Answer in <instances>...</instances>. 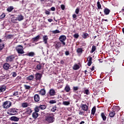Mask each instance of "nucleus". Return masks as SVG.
Returning <instances> with one entry per match:
<instances>
[{"instance_id": "1", "label": "nucleus", "mask_w": 124, "mask_h": 124, "mask_svg": "<svg viewBox=\"0 0 124 124\" xmlns=\"http://www.w3.org/2000/svg\"><path fill=\"white\" fill-rule=\"evenodd\" d=\"M16 49L18 54H20V55H22L25 53V51H24V49H23V46L22 45H19L17 46Z\"/></svg>"}, {"instance_id": "2", "label": "nucleus", "mask_w": 124, "mask_h": 124, "mask_svg": "<svg viewBox=\"0 0 124 124\" xmlns=\"http://www.w3.org/2000/svg\"><path fill=\"white\" fill-rule=\"evenodd\" d=\"M46 122H47V124H52L55 122V118L53 116H48L45 118Z\"/></svg>"}, {"instance_id": "3", "label": "nucleus", "mask_w": 124, "mask_h": 124, "mask_svg": "<svg viewBox=\"0 0 124 124\" xmlns=\"http://www.w3.org/2000/svg\"><path fill=\"white\" fill-rule=\"evenodd\" d=\"M34 78L37 82L40 83V81H41V78H42V74L39 73H37L34 75Z\"/></svg>"}, {"instance_id": "4", "label": "nucleus", "mask_w": 124, "mask_h": 124, "mask_svg": "<svg viewBox=\"0 0 124 124\" xmlns=\"http://www.w3.org/2000/svg\"><path fill=\"white\" fill-rule=\"evenodd\" d=\"M12 104V103L9 101H6L4 102L3 103L2 106L5 109H8L10 106H11V105Z\"/></svg>"}, {"instance_id": "5", "label": "nucleus", "mask_w": 124, "mask_h": 124, "mask_svg": "<svg viewBox=\"0 0 124 124\" xmlns=\"http://www.w3.org/2000/svg\"><path fill=\"white\" fill-rule=\"evenodd\" d=\"M59 40L60 42H62V44L63 46H64L65 45V40H66V36L64 35H61L59 37Z\"/></svg>"}, {"instance_id": "6", "label": "nucleus", "mask_w": 124, "mask_h": 124, "mask_svg": "<svg viewBox=\"0 0 124 124\" xmlns=\"http://www.w3.org/2000/svg\"><path fill=\"white\" fill-rule=\"evenodd\" d=\"M14 59H15V56L11 55L8 56L6 59V61L7 62H13V61H14Z\"/></svg>"}, {"instance_id": "7", "label": "nucleus", "mask_w": 124, "mask_h": 124, "mask_svg": "<svg viewBox=\"0 0 124 124\" xmlns=\"http://www.w3.org/2000/svg\"><path fill=\"white\" fill-rule=\"evenodd\" d=\"M24 20V16L22 14H19L17 16L15 19V21H19V22H21V21H23Z\"/></svg>"}, {"instance_id": "8", "label": "nucleus", "mask_w": 124, "mask_h": 124, "mask_svg": "<svg viewBox=\"0 0 124 124\" xmlns=\"http://www.w3.org/2000/svg\"><path fill=\"white\" fill-rule=\"evenodd\" d=\"M16 108H11L10 109V115H11V116H13L15 115H17L18 114V111H17Z\"/></svg>"}, {"instance_id": "9", "label": "nucleus", "mask_w": 124, "mask_h": 124, "mask_svg": "<svg viewBox=\"0 0 124 124\" xmlns=\"http://www.w3.org/2000/svg\"><path fill=\"white\" fill-rule=\"evenodd\" d=\"M120 110H121V108H120L119 106H114L112 108V111L115 113V114L118 113Z\"/></svg>"}, {"instance_id": "10", "label": "nucleus", "mask_w": 124, "mask_h": 124, "mask_svg": "<svg viewBox=\"0 0 124 124\" xmlns=\"http://www.w3.org/2000/svg\"><path fill=\"white\" fill-rule=\"evenodd\" d=\"M80 107L83 111H88L89 110V106L87 105L81 104Z\"/></svg>"}, {"instance_id": "11", "label": "nucleus", "mask_w": 124, "mask_h": 124, "mask_svg": "<svg viewBox=\"0 0 124 124\" xmlns=\"http://www.w3.org/2000/svg\"><path fill=\"white\" fill-rule=\"evenodd\" d=\"M111 11L108 8H105L104 9V13L105 15H109Z\"/></svg>"}, {"instance_id": "12", "label": "nucleus", "mask_w": 124, "mask_h": 124, "mask_svg": "<svg viewBox=\"0 0 124 124\" xmlns=\"http://www.w3.org/2000/svg\"><path fill=\"white\" fill-rule=\"evenodd\" d=\"M24 114H27V115H31V112H32V110H31V108H27Z\"/></svg>"}, {"instance_id": "13", "label": "nucleus", "mask_w": 124, "mask_h": 124, "mask_svg": "<svg viewBox=\"0 0 124 124\" xmlns=\"http://www.w3.org/2000/svg\"><path fill=\"white\" fill-rule=\"evenodd\" d=\"M40 99V97L39 95L36 94L34 95V100L36 102H38Z\"/></svg>"}, {"instance_id": "14", "label": "nucleus", "mask_w": 124, "mask_h": 124, "mask_svg": "<svg viewBox=\"0 0 124 124\" xmlns=\"http://www.w3.org/2000/svg\"><path fill=\"white\" fill-rule=\"evenodd\" d=\"M87 61H88V62L87 63V65H88V66H91V65H92V61H93V58L91 57H89L87 58Z\"/></svg>"}, {"instance_id": "15", "label": "nucleus", "mask_w": 124, "mask_h": 124, "mask_svg": "<svg viewBox=\"0 0 124 124\" xmlns=\"http://www.w3.org/2000/svg\"><path fill=\"white\" fill-rule=\"evenodd\" d=\"M10 121H13L14 122H18L19 118L16 116H12L10 118Z\"/></svg>"}, {"instance_id": "16", "label": "nucleus", "mask_w": 124, "mask_h": 124, "mask_svg": "<svg viewBox=\"0 0 124 124\" xmlns=\"http://www.w3.org/2000/svg\"><path fill=\"white\" fill-rule=\"evenodd\" d=\"M54 47L56 49H59L62 47V43L61 42H57L54 45Z\"/></svg>"}, {"instance_id": "17", "label": "nucleus", "mask_w": 124, "mask_h": 124, "mask_svg": "<svg viewBox=\"0 0 124 124\" xmlns=\"http://www.w3.org/2000/svg\"><path fill=\"white\" fill-rule=\"evenodd\" d=\"M35 55V53L33 52H31L23 55V56H29V57H34Z\"/></svg>"}, {"instance_id": "18", "label": "nucleus", "mask_w": 124, "mask_h": 124, "mask_svg": "<svg viewBox=\"0 0 124 124\" xmlns=\"http://www.w3.org/2000/svg\"><path fill=\"white\" fill-rule=\"evenodd\" d=\"M46 94V91L45 89H42L39 92V94H41V95H45Z\"/></svg>"}, {"instance_id": "19", "label": "nucleus", "mask_w": 124, "mask_h": 124, "mask_svg": "<svg viewBox=\"0 0 124 124\" xmlns=\"http://www.w3.org/2000/svg\"><path fill=\"white\" fill-rule=\"evenodd\" d=\"M9 66H10V65L8 63H5L3 64V67L4 69L7 70L9 69Z\"/></svg>"}, {"instance_id": "20", "label": "nucleus", "mask_w": 124, "mask_h": 124, "mask_svg": "<svg viewBox=\"0 0 124 124\" xmlns=\"http://www.w3.org/2000/svg\"><path fill=\"white\" fill-rule=\"evenodd\" d=\"M6 90V87L4 85H2L0 87V93H3V92H5Z\"/></svg>"}, {"instance_id": "21", "label": "nucleus", "mask_w": 124, "mask_h": 124, "mask_svg": "<svg viewBox=\"0 0 124 124\" xmlns=\"http://www.w3.org/2000/svg\"><path fill=\"white\" fill-rule=\"evenodd\" d=\"M101 117L103 119V121H106V119H107V117H106V114H105L104 112L101 113Z\"/></svg>"}, {"instance_id": "22", "label": "nucleus", "mask_w": 124, "mask_h": 124, "mask_svg": "<svg viewBox=\"0 0 124 124\" xmlns=\"http://www.w3.org/2000/svg\"><path fill=\"white\" fill-rule=\"evenodd\" d=\"M115 115H116V113L112 110L109 112V116L110 118H114L115 117Z\"/></svg>"}, {"instance_id": "23", "label": "nucleus", "mask_w": 124, "mask_h": 124, "mask_svg": "<svg viewBox=\"0 0 124 124\" xmlns=\"http://www.w3.org/2000/svg\"><path fill=\"white\" fill-rule=\"evenodd\" d=\"M55 92L54 89H50L49 90V95L50 96H53L55 95Z\"/></svg>"}, {"instance_id": "24", "label": "nucleus", "mask_w": 124, "mask_h": 124, "mask_svg": "<svg viewBox=\"0 0 124 124\" xmlns=\"http://www.w3.org/2000/svg\"><path fill=\"white\" fill-rule=\"evenodd\" d=\"M43 42L45 43V44H47V40H48V36L44 35L43 37Z\"/></svg>"}, {"instance_id": "25", "label": "nucleus", "mask_w": 124, "mask_h": 124, "mask_svg": "<svg viewBox=\"0 0 124 124\" xmlns=\"http://www.w3.org/2000/svg\"><path fill=\"white\" fill-rule=\"evenodd\" d=\"M32 117L33 118V119H37V118L38 117V113L36 112H33Z\"/></svg>"}, {"instance_id": "26", "label": "nucleus", "mask_w": 124, "mask_h": 124, "mask_svg": "<svg viewBox=\"0 0 124 124\" xmlns=\"http://www.w3.org/2000/svg\"><path fill=\"white\" fill-rule=\"evenodd\" d=\"M64 91L66 92V93H69V92L70 91V87L69 86V85H66L64 88Z\"/></svg>"}, {"instance_id": "27", "label": "nucleus", "mask_w": 124, "mask_h": 124, "mask_svg": "<svg viewBox=\"0 0 124 124\" xmlns=\"http://www.w3.org/2000/svg\"><path fill=\"white\" fill-rule=\"evenodd\" d=\"M39 39H40V35H39L32 38V40L34 42L38 41Z\"/></svg>"}, {"instance_id": "28", "label": "nucleus", "mask_w": 124, "mask_h": 124, "mask_svg": "<svg viewBox=\"0 0 124 124\" xmlns=\"http://www.w3.org/2000/svg\"><path fill=\"white\" fill-rule=\"evenodd\" d=\"M14 9V7H13V6H11L7 8V11L8 12H11V11H12V10H13Z\"/></svg>"}, {"instance_id": "29", "label": "nucleus", "mask_w": 124, "mask_h": 124, "mask_svg": "<svg viewBox=\"0 0 124 124\" xmlns=\"http://www.w3.org/2000/svg\"><path fill=\"white\" fill-rule=\"evenodd\" d=\"M79 68H80V67L77 64H75L73 67V69L74 70H77V69H79Z\"/></svg>"}, {"instance_id": "30", "label": "nucleus", "mask_w": 124, "mask_h": 124, "mask_svg": "<svg viewBox=\"0 0 124 124\" xmlns=\"http://www.w3.org/2000/svg\"><path fill=\"white\" fill-rule=\"evenodd\" d=\"M77 52L78 53V54H82V53H83V49L82 48H78Z\"/></svg>"}, {"instance_id": "31", "label": "nucleus", "mask_w": 124, "mask_h": 124, "mask_svg": "<svg viewBox=\"0 0 124 124\" xmlns=\"http://www.w3.org/2000/svg\"><path fill=\"white\" fill-rule=\"evenodd\" d=\"M93 92H94V93H93L94 95H97L99 92V90L96 88V89H94Z\"/></svg>"}, {"instance_id": "32", "label": "nucleus", "mask_w": 124, "mask_h": 124, "mask_svg": "<svg viewBox=\"0 0 124 124\" xmlns=\"http://www.w3.org/2000/svg\"><path fill=\"white\" fill-rule=\"evenodd\" d=\"M102 83H103V82L101 80V79H98L97 80V81H96V82L95 83V84L96 85H100V84H102Z\"/></svg>"}, {"instance_id": "33", "label": "nucleus", "mask_w": 124, "mask_h": 124, "mask_svg": "<svg viewBox=\"0 0 124 124\" xmlns=\"http://www.w3.org/2000/svg\"><path fill=\"white\" fill-rule=\"evenodd\" d=\"M47 106L46 105H40L39 108L40 109H41V110H45V109H46Z\"/></svg>"}, {"instance_id": "34", "label": "nucleus", "mask_w": 124, "mask_h": 124, "mask_svg": "<svg viewBox=\"0 0 124 124\" xmlns=\"http://www.w3.org/2000/svg\"><path fill=\"white\" fill-rule=\"evenodd\" d=\"M33 78H34V77L32 75H30L27 78V80H29V81H31V80H33Z\"/></svg>"}, {"instance_id": "35", "label": "nucleus", "mask_w": 124, "mask_h": 124, "mask_svg": "<svg viewBox=\"0 0 124 124\" xmlns=\"http://www.w3.org/2000/svg\"><path fill=\"white\" fill-rule=\"evenodd\" d=\"M63 105H65V106H68V105H69L70 104V101H63L62 102Z\"/></svg>"}, {"instance_id": "36", "label": "nucleus", "mask_w": 124, "mask_h": 124, "mask_svg": "<svg viewBox=\"0 0 124 124\" xmlns=\"http://www.w3.org/2000/svg\"><path fill=\"white\" fill-rule=\"evenodd\" d=\"M6 38H7L8 39H12V38H13V35L12 34L8 35L6 36Z\"/></svg>"}, {"instance_id": "37", "label": "nucleus", "mask_w": 124, "mask_h": 124, "mask_svg": "<svg viewBox=\"0 0 124 124\" xmlns=\"http://www.w3.org/2000/svg\"><path fill=\"white\" fill-rule=\"evenodd\" d=\"M28 104L27 103H23L22 104V107H23V108H26L28 107Z\"/></svg>"}, {"instance_id": "38", "label": "nucleus", "mask_w": 124, "mask_h": 124, "mask_svg": "<svg viewBox=\"0 0 124 124\" xmlns=\"http://www.w3.org/2000/svg\"><path fill=\"white\" fill-rule=\"evenodd\" d=\"M52 33L56 34L57 33H60V32H61V31H59L58 30H56L55 31H52Z\"/></svg>"}, {"instance_id": "39", "label": "nucleus", "mask_w": 124, "mask_h": 124, "mask_svg": "<svg viewBox=\"0 0 124 124\" xmlns=\"http://www.w3.org/2000/svg\"><path fill=\"white\" fill-rule=\"evenodd\" d=\"M97 6L98 9H101V4H100V1H98L97 2Z\"/></svg>"}, {"instance_id": "40", "label": "nucleus", "mask_w": 124, "mask_h": 124, "mask_svg": "<svg viewBox=\"0 0 124 124\" xmlns=\"http://www.w3.org/2000/svg\"><path fill=\"white\" fill-rule=\"evenodd\" d=\"M84 93H85V94H87V95L90 94V91H89V89H86L84 91Z\"/></svg>"}, {"instance_id": "41", "label": "nucleus", "mask_w": 124, "mask_h": 124, "mask_svg": "<svg viewBox=\"0 0 124 124\" xmlns=\"http://www.w3.org/2000/svg\"><path fill=\"white\" fill-rule=\"evenodd\" d=\"M45 13L46 15H50V10H45Z\"/></svg>"}, {"instance_id": "42", "label": "nucleus", "mask_w": 124, "mask_h": 124, "mask_svg": "<svg viewBox=\"0 0 124 124\" xmlns=\"http://www.w3.org/2000/svg\"><path fill=\"white\" fill-rule=\"evenodd\" d=\"M89 36V34L87 33H84L83 35H82V37L83 38H87Z\"/></svg>"}, {"instance_id": "43", "label": "nucleus", "mask_w": 124, "mask_h": 124, "mask_svg": "<svg viewBox=\"0 0 124 124\" xmlns=\"http://www.w3.org/2000/svg\"><path fill=\"white\" fill-rule=\"evenodd\" d=\"M49 103H50V104H54L57 103V101H56V100H51L49 101Z\"/></svg>"}, {"instance_id": "44", "label": "nucleus", "mask_w": 124, "mask_h": 124, "mask_svg": "<svg viewBox=\"0 0 124 124\" xmlns=\"http://www.w3.org/2000/svg\"><path fill=\"white\" fill-rule=\"evenodd\" d=\"M56 110H57V107L56 106L52 107L51 109L52 112H55Z\"/></svg>"}, {"instance_id": "45", "label": "nucleus", "mask_w": 124, "mask_h": 124, "mask_svg": "<svg viewBox=\"0 0 124 124\" xmlns=\"http://www.w3.org/2000/svg\"><path fill=\"white\" fill-rule=\"evenodd\" d=\"M39 107H36L34 108V112H36V113H37L38 112H39Z\"/></svg>"}, {"instance_id": "46", "label": "nucleus", "mask_w": 124, "mask_h": 124, "mask_svg": "<svg viewBox=\"0 0 124 124\" xmlns=\"http://www.w3.org/2000/svg\"><path fill=\"white\" fill-rule=\"evenodd\" d=\"M5 16H6L5 14V13H3L2 15H1L0 16V19H3V18L5 17Z\"/></svg>"}, {"instance_id": "47", "label": "nucleus", "mask_w": 124, "mask_h": 124, "mask_svg": "<svg viewBox=\"0 0 124 124\" xmlns=\"http://www.w3.org/2000/svg\"><path fill=\"white\" fill-rule=\"evenodd\" d=\"M73 89L74 92H76V91H78V90H79V87L77 86H74Z\"/></svg>"}, {"instance_id": "48", "label": "nucleus", "mask_w": 124, "mask_h": 124, "mask_svg": "<svg viewBox=\"0 0 124 124\" xmlns=\"http://www.w3.org/2000/svg\"><path fill=\"white\" fill-rule=\"evenodd\" d=\"M24 88L26 90H30V89H31V86L29 85H25Z\"/></svg>"}, {"instance_id": "49", "label": "nucleus", "mask_w": 124, "mask_h": 124, "mask_svg": "<svg viewBox=\"0 0 124 124\" xmlns=\"http://www.w3.org/2000/svg\"><path fill=\"white\" fill-rule=\"evenodd\" d=\"M93 108L92 109L91 115L90 116L91 119L93 118Z\"/></svg>"}, {"instance_id": "50", "label": "nucleus", "mask_w": 124, "mask_h": 124, "mask_svg": "<svg viewBox=\"0 0 124 124\" xmlns=\"http://www.w3.org/2000/svg\"><path fill=\"white\" fill-rule=\"evenodd\" d=\"M36 68L37 69H38V70H40V69H41V65L40 64L37 65Z\"/></svg>"}, {"instance_id": "51", "label": "nucleus", "mask_w": 124, "mask_h": 124, "mask_svg": "<svg viewBox=\"0 0 124 124\" xmlns=\"http://www.w3.org/2000/svg\"><path fill=\"white\" fill-rule=\"evenodd\" d=\"M4 48V44L0 45V51H1Z\"/></svg>"}, {"instance_id": "52", "label": "nucleus", "mask_w": 124, "mask_h": 124, "mask_svg": "<svg viewBox=\"0 0 124 124\" xmlns=\"http://www.w3.org/2000/svg\"><path fill=\"white\" fill-rule=\"evenodd\" d=\"M79 8H77L76 10H75V13L76 14H79Z\"/></svg>"}, {"instance_id": "53", "label": "nucleus", "mask_w": 124, "mask_h": 124, "mask_svg": "<svg viewBox=\"0 0 124 124\" xmlns=\"http://www.w3.org/2000/svg\"><path fill=\"white\" fill-rule=\"evenodd\" d=\"M19 94V92L18 91L15 92L14 93H13V95L15 96H16Z\"/></svg>"}, {"instance_id": "54", "label": "nucleus", "mask_w": 124, "mask_h": 124, "mask_svg": "<svg viewBox=\"0 0 124 124\" xmlns=\"http://www.w3.org/2000/svg\"><path fill=\"white\" fill-rule=\"evenodd\" d=\"M74 37H75V38H78V37H79V34H78V33H75L74 34Z\"/></svg>"}, {"instance_id": "55", "label": "nucleus", "mask_w": 124, "mask_h": 124, "mask_svg": "<svg viewBox=\"0 0 124 124\" xmlns=\"http://www.w3.org/2000/svg\"><path fill=\"white\" fill-rule=\"evenodd\" d=\"M61 9H62V10H63L65 8V6H64V5H63V4H62L61 5Z\"/></svg>"}, {"instance_id": "56", "label": "nucleus", "mask_w": 124, "mask_h": 124, "mask_svg": "<svg viewBox=\"0 0 124 124\" xmlns=\"http://www.w3.org/2000/svg\"><path fill=\"white\" fill-rule=\"evenodd\" d=\"M79 115H85V112L82 111V110L79 111Z\"/></svg>"}, {"instance_id": "57", "label": "nucleus", "mask_w": 124, "mask_h": 124, "mask_svg": "<svg viewBox=\"0 0 124 124\" xmlns=\"http://www.w3.org/2000/svg\"><path fill=\"white\" fill-rule=\"evenodd\" d=\"M13 77H15L16 76H17V73L16 72H13L12 73Z\"/></svg>"}, {"instance_id": "58", "label": "nucleus", "mask_w": 124, "mask_h": 124, "mask_svg": "<svg viewBox=\"0 0 124 124\" xmlns=\"http://www.w3.org/2000/svg\"><path fill=\"white\" fill-rule=\"evenodd\" d=\"M95 111H96V108H95V106L93 107V115L95 113Z\"/></svg>"}, {"instance_id": "59", "label": "nucleus", "mask_w": 124, "mask_h": 124, "mask_svg": "<svg viewBox=\"0 0 124 124\" xmlns=\"http://www.w3.org/2000/svg\"><path fill=\"white\" fill-rule=\"evenodd\" d=\"M50 10H51V11H55V10H56V8L54 7H52L50 8Z\"/></svg>"}, {"instance_id": "60", "label": "nucleus", "mask_w": 124, "mask_h": 124, "mask_svg": "<svg viewBox=\"0 0 124 124\" xmlns=\"http://www.w3.org/2000/svg\"><path fill=\"white\" fill-rule=\"evenodd\" d=\"M65 54L66 56H68V55H69V51H66L65 52Z\"/></svg>"}, {"instance_id": "61", "label": "nucleus", "mask_w": 124, "mask_h": 124, "mask_svg": "<svg viewBox=\"0 0 124 124\" xmlns=\"http://www.w3.org/2000/svg\"><path fill=\"white\" fill-rule=\"evenodd\" d=\"M48 22H49V23H51V22H53V19L51 18H49L47 19Z\"/></svg>"}, {"instance_id": "62", "label": "nucleus", "mask_w": 124, "mask_h": 124, "mask_svg": "<svg viewBox=\"0 0 124 124\" xmlns=\"http://www.w3.org/2000/svg\"><path fill=\"white\" fill-rule=\"evenodd\" d=\"M76 17H77V16L76 15V14H73V19H75L76 18Z\"/></svg>"}, {"instance_id": "63", "label": "nucleus", "mask_w": 124, "mask_h": 124, "mask_svg": "<svg viewBox=\"0 0 124 124\" xmlns=\"http://www.w3.org/2000/svg\"><path fill=\"white\" fill-rule=\"evenodd\" d=\"M60 63L61 64H64V61H63V60H62L61 62H60Z\"/></svg>"}, {"instance_id": "64", "label": "nucleus", "mask_w": 124, "mask_h": 124, "mask_svg": "<svg viewBox=\"0 0 124 124\" xmlns=\"http://www.w3.org/2000/svg\"><path fill=\"white\" fill-rule=\"evenodd\" d=\"M91 53H93V46H92Z\"/></svg>"}]
</instances>
